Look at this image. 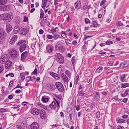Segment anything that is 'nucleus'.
<instances>
[{
  "label": "nucleus",
  "instance_id": "nucleus-1",
  "mask_svg": "<svg viewBox=\"0 0 129 129\" xmlns=\"http://www.w3.org/2000/svg\"><path fill=\"white\" fill-rule=\"evenodd\" d=\"M56 58L57 61L61 64H63L64 62V59L63 55L59 53L56 54Z\"/></svg>",
  "mask_w": 129,
  "mask_h": 129
},
{
  "label": "nucleus",
  "instance_id": "nucleus-2",
  "mask_svg": "<svg viewBox=\"0 0 129 129\" xmlns=\"http://www.w3.org/2000/svg\"><path fill=\"white\" fill-rule=\"evenodd\" d=\"M5 14L4 22H10L13 18V16L12 14H9L7 13H5Z\"/></svg>",
  "mask_w": 129,
  "mask_h": 129
},
{
  "label": "nucleus",
  "instance_id": "nucleus-3",
  "mask_svg": "<svg viewBox=\"0 0 129 129\" xmlns=\"http://www.w3.org/2000/svg\"><path fill=\"white\" fill-rule=\"evenodd\" d=\"M53 99L54 100L55 102L53 101L52 103H51L49 105V106L51 108H55L57 106L58 108L59 109L60 108L59 103L60 101H57L55 98H54Z\"/></svg>",
  "mask_w": 129,
  "mask_h": 129
},
{
  "label": "nucleus",
  "instance_id": "nucleus-4",
  "mask_svg": "<svg viewBox=\"0 0 129 129\" xmlns=\"http://www.w3.org/2000/svg\"><path fill=\"white\" fill-rule=\"evenodd\" d=\"M55 85L58 90L61 92H63L64 90V87L62 84L60 82H56Z\"/></svg>",
  "mask_w": 129,
  "mask_h": 129
},
{
  "label": "nucleus",
  "instance_id": "nucleus-5",
  "mask_svg": "<svg viewBox=\"0 0 129 129\" xmlns=\"http://www.w3.org/2000/svg\"><path fill=\"white\" fill-rule=\"evenodd\" d=\"M10 55L12 58H15L18 56V52L16 50H12L10 52Z\"/></svg>",
  "mask_w": 129,
  "mask_h": 129
},
{
  "label": "nucleus",
  "instance_id": "nucleus-6",
  "mask_svg": "<svg viewBox=\"0 0 129 129\" xmlns=\"http://www.w3.org/2000/svg\"><path fill=\"white\" fill-rule=\"evenodd\" d=\"M6 35V33L4 29H2L0 32V42H3L5 39Z\"/></svg>",
  "mask_w": 129,
  "mask_h": 129
},
{
  "label": "nucleus",
  "instance_id": "nucleus-7",
  "mask_svg": "<svg viewBox=\"0 0 129 129\" xmlns=\"http://www.w3.org/2000/svg\"><path fill=\"white\" fill-rule=\"evenodd\" d=\"M10 7L8 5H4L0 6V10L1 11H7L9 10Z\"/></svg>",
  "mask_w": 129,
  "mask_h": 129
},
{
  "label": "nucleus",
  "instance_id": "nucleus-8",
  "mask_svg": "<svg viewBox=\"0 0 129 129\" xmlns=\"http://www.w3.org/2000/svg\"><path fill=\"white\" fill-rule=\"evenodd\" d=\"M40 116L41 118L42 119H45L47 117L45 112L43 109L41 110L40 111Z\"/></svg>",
  "mask_w": 129,
  "mask_h": 129
},
{
  "label": "nucleus",
  "instance_id": "nucleus-9",
  "mask_svg": "<svg viewBox=\"0 0 129 129\" xmlns=\"http://www.w3.org/2000/svg\"><path fill=\"white\" fill-rule=\"evenodd\" d=\"M17 37L18 36L16 35L13 36L10 41V44H14L15 42L17 41Z\"/></svg>",
  "mask_w": 129,
  "mask_h": 129
},
{
  "label": "nucleus",
  "instance_id": "nucleus-10",
  "mask_svg": "<svg viewBox=\"0 0 129 129\" xmlns=\"http://www.w3.org/2000/svg\"><path fill=\"white\" fill-rule=\"evenodd\" d=\"M53 50L54 47L51 44L49 45L46 47V50L48 53L51 52Z\"/></svg>",
  "mask_w": 129,
  "mask_h": 129
},
{
  "label": "nucleus",
  "instance_id": "nucleus-11",
  "mask_svg": "<svg viewBox=\"0 0 129 129\" xmlns=\"http://www.w3.org/2000/svg\"><path fill=\"white\" fill-rule=\"evenodd\" d=\"M12 65V62L8 60L5 63V68L7 69H8L11 67Z\"/></svg>",
  "mask_w": 129,
  "mask_h": 129
},
{
  "label": "nucleus",
  "instance_id": "nucleus-12",
  "mask_svg": "<svg viewBox=\"0 0 129 129\" xmlns=\"http://www.w3.org/2000/svg\"><path fill=\"white\" fill-rule=\"evenodd\" d=\"M31 113L34 115H37L39 113V109L35 108H33L31 111Z\"/></svg>",
  "mask_w": 129,
  "mask_h": 129
},
{
  "label": "nucleus",
  "instance_id": "nucleus-13",
  "mask_svg": "<svg viewBox=\"0 0 129 129\" xmlns=\"http://www.w3.org/2000/svg\"><path fill=\"white\" fill-rule=\"evenodd\" d=\"M31 129H39V126L37 123L35 122H34L30 125Z\"/></svg>",
  "mask_w": 129,
  "mask_h": 129
},
{
  "label": "nucleus",
  "instance_id": "nucleus-14",
  "mask_svg": "<svg viewBox=\"0 0 129 129\" xmlns=\"http://www.w3.org/2000/svg\"><path fill=\"white\" fill-rule=\"evenodd\" d=\"M12 28L11 26L9 24H6V31L7 32H10L12 30Z\"/></svg>",
  "mask_w": 129,
  "mask_h": 129
},
{
  "label": "nucleus",
  "instance_id": "nucleus-15",
  "mask_svg": "<svg viewBox=\"0 0 129 129\" xmlns=\"http://www.w3.org/2000/svg\"><path fill=\"white\" fill-rule=\"evenodd\" d=\"M56 49V50H59L62 52H63L65 50V48L62 46H55Z\"/></svg>",
  "mask_w": 129,
  "mask_h": 129
},
{
  "label": "nucleus",
  "instance_id": "nucleus-16",
  "mask_svg": "<svg viewBox=\"0 0 129 129\" xmlns=\"http://www.w3.org/2000/svg\"><path fill=\"white\" fill-rule=\"evenodd\" d=\"M63 81L65 82V84H66L65 86L66 87V86L67 87H68V82L69 81V80L68 78L66 76H64V77H62Z\"/></svg>",
  "mask_w": 129,
  "mask_h": 129
},
{
  "label": "nucleus",
  "instance_id": "nucleus-17",
  "mask_svg": "<svg viewBox=\"0 0 129 129\" xmlns=\"http://www.w3.org/2000/svg\"><path fill=\"white\" fill-rule=\"evenodd\" d=\"M27 30L25 28H23L20 31V34L23 35H26L27 33Z\"/></svg>",
  "mask_w": 129,
  "mask_h": 129
},
{
  "label": "nucleus",
  "instance_id": "nucleus-18",
  "mask_svg": "<svg viewBox=\"0 0 129 129\" xmlns=\"http://www.w3.org/2000/svg\"><path fill=\"white\" fill-rule=\"evenodd\" d=\"M75 6L76 8L79 9L81 6L80 1H77L75 4Z\"/></svg>",
  "mask_w": 129,
  "mask_h": 129
},
{
  "label": "nucleus",
  "instance_id": "nucleus-19",
  "mask_svg": "<svg viewBox=\"0 0 129 129\" xmlns=\"http://www.w3.org/2000/svg\"><path fill=\"white\" fill-rule=\"evenodd\" d=\"M48 0H42V4L41 5L42 8L44 9L45 6L47 4V2Z\"/></svg>",
  "mask_w": 129,
  "mask_h": 129
},
{
  "label": "nucleus",
  "instance_id": "nucleus-20",
  "mask_svg": "<svg viewBox=\"0 0 129 129\" xmlns=\"http://www.w3.org/2000/svg\"><path fill=\"white\" fill-rule=\"evenodd\" d=\"M127 74H124L120 76V80L121 81L123 82H124L125 80L126 76L127 75Z\"/></svg>",
  "mask_w": 129,
  "mask_h": 129
},
{
  "label": "nucleus",
  "instance_id": "nucleus-21",
  "mask_svg": "<svg viewBox=\"0 0 129 129\" xmlns=\"http://www.w3.org/2000/svg\"><path fill=\"white\" fill-rule=\"evenodd\" d=\"M26 46V44H23L20 46L19 48L20 52H22L24 51L25 49Z\"/></svg>",
  "mask_w": 129,
  "mask_h": 129
},
{
  "label": "nucleus",
  "instance_id": "nucleus-22",
  "mask_svg": "<svg viewBox=\"0 0 129 129\" xmlns=\"http://www.w3.org/2000/svg\"><path fill=\"white\" fill-rule=\"evenodd\" d=\"M4 60H6V61L8 60L9 58V56L8 55L4 54L1 56Z\"/></svg>",
  "mask_w": 129,
  "mask_h": 129
},
{
  "label": "nucleus",
  "instance_id": "nucleus-23",
  "mask_svg": "<svg viewBox=\"0 0 129 129\" xmlns=\"http://www.w3.org/2000/svg\"><path fill=\"white\" fill-rule=\"evenodd\" d=\"M95 93H96V99L98 101H99L100 100V93L97 92H95Z\"/></svg>",
  "mask_w": 129,
  "mask_h": 129
},
{
  "label": "nucleus",
  "instance_id": "nucleus-24",
  "mask_svg": "<svg viewBox=\"0 0 129 129\" xmlns=\"http://www.w3.org/2000/svg\"><path fill=\"white\" fill-rule=\"evenodd\" d=\"M49 100L47 96H43L42 98V101L44 103L47 102Z\"/></svg>",
  "mask_w": 129,
  "mask_h": 129
},
{
  "label": "nucleus",
  "instance_id": "nucleus-25",
  "mask_svg": "<svg viewBox=\"0 0 129 129\" xmlns=\"http://www.w3.org/2000/svg\"><path fill=\"white\" fill-rule=\"evenodd\" d=\"M20 29L19 27L18 26H16L14 30V32L15 34H17L18 33Z\"/></svg>",
  "mask_w": 129,
  "mask_h": 129
},
{
  "label": "nucleus",
  "instance_id": "nucleus-26",
  "mask_svg": "<svg viewBox=\"0 0 129 129\" xmlns=\"http://www.w3.org/2000/svg\"><path fill=\"white\" fill-rule=\"evenodd\" d=\"M71 62L72 65L73 66H75V65L76 63V61L74 56H73L72 57L71 60Z\"/></svg>",
  "mask_w": 129,
  "mask_h": 129
},
{
  "label": "nucleus",
  "instance_id": "nucleus-27",
  "mask_svg": "<svg viewBox=\"0 0 129 129\" xmlns=\"http://www.w3.org/2000/svg\"><path fill=\"white\" fill-rule=\"evenodd\" d=\"M50 74L51 76L53 77H54L56 79H58L59 78V77H58L57 76L55 75V74L53 72H50Z\"/></svg>",
  "mask_w": 129,
  "mask_h": 129
},
{
  "label": "nucleus",
  "instance_id": "nucleus-28",
  "mask_svg": "<svg viewBox=\"0 0 129 129\" xmlns=\"http://www.w3.org/2000/svg\"><path fill=\"white\" fill-rule=\"evenodd\" d=\"M78 93L79 96L80 97H82L84 96V93H83L81 90H79L78 92Z\"/></svg>",
  "mask_w": 129,
  "mask_h": 129
},
{
  "label": "nucleus",
  "instance_id": "nucleus-29",
  "mask_svg": "<svg viewBox=\"0 0 129 129\" xmlns=\"http://www.w3.org/2000/svg\"><path fill=\"white\" fill-rule=\"evenodd\" d=\"M5 13L0 15V20H3L4 21V19H5Z\"/></svg>",
  "mask_w": 129,
  "mask_h": 129
},
{
  "label": "nucleus",
  "instance_id": "nucleus-30",
  "mask_svg": "<svg viewBox=\"0 0 129 129\" xmlns=\"http://www.w3.org/2000/svg\"><path fill=\"white\" fill-rule=\"evenodd\" d=\"M117 122L118 123H121L125 122V120L123 119H120L118 120H116Z\"/></svg>",
  "mask_w": 129,
  "mask_h": 129
},
{
  "label": "nucleus",
  "instance_id": "nucleus-31",
  "mask_svg": "<svg viewBox=\"0 0 129 129\" xmlns=\"http://www.w3.org/2000/svg\"><path fill=\"white\" fill-rule=\"evenodd\" d=\"M50 87V90L54 91L55 89V87L54 85L52 84L49 86Z\"/></svg>",
  "mask_w": 129,
  "mask_h": 129
},
{
  "label": "nucleus",
  "instance_id": "nucleus-32",
  "mask_svg": "<svg viewBox=\"0 0 129 129\" xmlns=\"http://www.w3.org/2000/svg\"><path fill=\"white\" fill-rule=\"evenodd\" d=\"M65 73L68 77L69 78L71 77V74L69 71L68 70H66L65 72Z\"/></svg>",
  "mask_w": 129,
  "mask_h": 129
},
{
  "label": "nucleus",
  "instance_id": "nucleus-33",
  "mask_svg": "<svg viewBox=\"0 0 129 129\" xmlns=\"http://www.w3.org/2000/svg\"><path fill=\"white\" fill-rule=\"evenodd\" d=\"M7 2V0H0V5H4Z\"/></svg>",
  "mask_w": 129,
  "mask_h": 129
},
{
  "label": "nucleus",
  "instance_id": "nucleus-34",
  "mask_svg": "<svg viewBox=\"0 0 129 129\" xmlns=\"http://www.w3.org/2000/svg\"><path fill=\"white\" fill-rule=\"evenodd\" d=\"M7 61L6 60L4 59L1 57L0 58V63L1 64L5 63Z\"/></svg>",
  "mask_w": 129,
  "mask_h": 129
},
{
  "label": "nucleus",
  "instance_id": "nucleus-35",
  "mask_svg": "<svg viewBox=\"0 0 129 129\" xmlns=\"http://www.w3.org/2000/svg\"><path fill=\"white\" fill-rule=\"evenodd\" d=\"M79 76L78 74H77L76 76V81H75L74 83L76 85L78 84V81H79Z\"/></svg>",
  "mask_w": 129,
  "mask_h": 129
},
{
  "label": "nucleus",
  "instance_id": "nucleus-36",
  "mask_svg": "<svg viewBox=\"0 0 129 129\" xmlns=\"http://www.w3.org/2000/svg\"><path fill=\"white\" fill-rule=\"evenodd\" d=\"M92 25H93V26L94 27H96L98 25L97 22L95 21H93L92 23Z\"/></svg>",
  "mask_w": 129,
  "mask_h": 129
},
{
  "label": "nucleus",
  "instance_id": "nucleus-37",
  "mask_svg": "<svg viewBox=\"0 0 129 129\" xmlns=\"http://www.w3.org/2000/svg\"><path fill=\"white\" fill-rule=\"evenodd\" d=\"M21 124L22 125L24 126V127H27L28 125L25 121L22 122Z\"/></svg>",
  "mask_w": 129,
  "mask_h": 129
},
{
  "label": "nucleus",
  "instance_id": "nucleus-38",
  "mask_svg": "<svg viewBox=\"0 0 129 129\" xmlns=\"http://www.w3.org/2000/svg\"><path fill=\"white\" fill-rule=\"evenodd\" d=\"M26 42V41L24 40H20L19 42L17 44L18 45H20V44H22L23 43H25Z\"/></svg>",
  "mask_w": 129,
  "mask_h": 129
},
{
  "label": "nucleus",
  "instance_id": "nucleus-39",
  "mask_svg": "<svg viewBox=\"0 0 129 129\" xmlns=\"http://www.w3.org/2000/svg\"><path fill=\"white\" fill-rule=\"evenodd\" d=\"M127 66L126 63L123 62L121 63L120 66L122 68H125Z\"/></svg>",
  "mask_w": 129,
  "mask_h": 129
},
{
  "label": "nucleus",
  "instance_id": "nucleus-40",
  "mask_svg": "<svg viewBox=\"0 0 129 129\" xmlns=\"http://www.w3.org/2000/svg\"><path fill=\"white\" fill-rule=\"evenodd\" d=\"M84 35L85 37L84 38V40H86L88 38L92 37L94 36L93 35L88 36V35H87L85 34H84Z\"/></svg>",
  "mask_w": 129,
  "mask_h": 129
},
{
  "label": "nucleus",
  "instance_id": "nucleus-41",
  "mask_svg": "<svg viewBox=\"0 0 129 129\" xmlns=\"http://www.w3.org/2000/svg\"><path fill=\"white\" fill-rule=\"evenodd\" d=\"M85 23L86 24L90 23V20L87 18H85Z\"/></svg>",
  "mask_w": 129,
  "mask_h": 129
},
{
  "label": "nucleus",
  "instance_id": "nucleus-42",
  "mask_svg": "<svg viewBox=\"0 0 129 129\" xmlns=\"http://www.w3.org/2000/svg\"><path fill=\"white\" fill-rule=\"evenodd\" d=\"M37 70L36 68H35L34 70L32 72L31 74L36 75L37 74Z\"/></svg>",
  "mask_w": 129,
  "mask_h": 129
},
{
  "label": "nucleus",
  "instance_id": "nucleus-43",
  "mask_svg": "<svg viewBox=\"0 0 129 129\" xmlns=\"http://www.w3.org/2000/svg\"><path fill=\"white\" fill-rule=\"evenodd\" d=\"M53 38L55 40H56L59 38L60 36L56 34L54 35L53 37Z\"/></svg>",
  "mask_w": 129,
  "mask_h": 129
},
{
  "label": "nucleus",
  "instance_id": "nucleus-44",
  "mask_svg": "<svg viewBox=\"0 0 129 129\" xmlns=\"http://www.w3.org/2000/svg\"><path fill=\"white\" fill-rule=\"evenodd\" d=\"M17 129H25L23 127L19 125L17 126Z\"/></svg>",
  "mask_w": 129,
  "mask_h": 129
},
{
  "label": "nucleus",
  "instance_id": "nucleus-45",
  "mask_svg": "<svg viewBox=\"0 0 129 129\" xmlns=\"http://www.w3.org/2000/svg\"><path fill=\"white\" fill-rule=\"evenodd\" d=\"M28 21V19L27 17L24 16V17L23 21L24 22H26Z\"/></svg>",
  "mask_w": 129,
  "mask_h": 129
},
{
  "label": "nucleus",
  "instance_id": "nucleus-46",
  "mask_svg": "<svg viewBox=\"0 0 129 129\" xmlns=\"http://www.w3.org/2000/svg\"><path fill=\"white\" fill-rule=\"evenodd\" d=\"M100 115V112L99 111H98L96 113V116L97 118H99Z\"/></svg>",
  "mask_w": 129,
  "mask_h": 129
},
{
  "label": "nucleus",
  "instance_id": "nucleus-47",
  "mask_svg": "<svg viewBox=\"0 0 129 129\" xmlns=\"http://www.w3.org/2000/svg\"><path fill=\"white\" fill-rule=\"evenodd\" d=\"M123 25V24L121 21H119L117 24V25L118 26H122Z\"/></svg>",
  "mask_w": 129,
  "mask_h": 129
},
{
  "label": "nucleus",
  "instance_id": "nucleus-48",
  "mask_svg": "<svg viewBox=\"0 0 129 129\" xmlns=\"http://www.w3.org/2000/svg\"><path fill=\"white\" fill-rule=\"evenodd\" d=\"M121 88L123 89L126 88V85L125 83H121Z\"/></svg>",
  "mask_w": 129,
  "mask_h": 129
},
{
  "label": "nucleus",
  "instance_id": "nucleus-49",
  "mask_svg": "<svg viewBox=\"0 0 129 129\" xmlns=\"http://www.w3.org/2000/svg\"><path fill=\"white\" fill-rule=\"evenodd\" d=\"M113 43V42L111 41H107L106 43V45H109L112 44Z\"/></svg>",
  "mask_w": 129,
  "mask_h": 129
},
{
  "label": "nucleus",
  "instance_id": "nucleus-50",
  "mask_svg": "<svg viewBox=\"0 0 129 129\" xmlns=\"http://www.w3.org/2000/svg\"><path fill=\"white\" fill-rule=\"evenodd\" d=\"M30 77L28 76L26 77V80L27 82H28L30 81Z\"/></svg>",
  "mask_w": 129,
  "mask_h": 129
},
{
  "label": "nucleus",
  "instance_id": "nucleus-51",
  "mask_svg": "<svg viewBox=\"0 0 129 129\" xmlns=\"http://www.w3.org/2000/svg\"><path fill=\"white\" fill-rule=\"evenodd\" d=\"M47 38L49 39H52L53 38V36L52 35H48L47 36Z\"/></svg>",
  "mask_w": 129,
  "mask_h": 129
},
{
  "label": "nucleus",
  "instance_id": "nucleus-52",
  "mask_svg": "<svg viewBox=\"0 0 129 129\" xmlns=\"http://www.w3.org/2000/svg\"><path fill=\"white\" fill-rule=\"evenodd\" d=\"M113 63V61H111L107 63V65L108 66H112Z\"/></svg>",
  "mask_w": 129,
  "mask_h": 129
},
{
  "label": "nucleus",
  "instance_id": "nucleus-53",
  "mask_svg": "<svg viewBox=\"0 0 129 129\" xmlns=\"http://www.w3.org/2000/svg\"><path fill=\"white\" fill-rule=\"evenodd\" d=\"M26 57L25 56L21 54V59L23 61L25 58Z\"/></svg>",
  "mask_w": 129,
  "mask_h": 129
},
{
  "label": "nucleus",
  "instance_id": "nucleus-54",
  "mask_svg": "<svg viewBox=\"0 0 129 129\" xmlns=\"http://www.w3.org/2000/svg\"><path fill=\"white\" fill-rule=\"evenodd\" d=\"M4 70L3 66L2 65H0V73H1Z\"/></svg>",
  "mask_w": 129,
  "mask_h": 129
},
{
  "label": "nucleus",
  "instance_id": "nucleus-55",
  "mask_svg": "<svg viewBox=\"0 0 129 129\" xmlns=\"http://www.w3.org/2000/svg\"><path fill=\"white\" fill-rule=\"evenodd\" d=\"M106 1V0H103L100 4V6H102L105 2Z\"/></svg>",
  "mask_w": 129,
  "mask_h": 129
},
{
  "label": "nucleus",
  "instance_id": "nucleus-56",
  "mask_svg": "<svg viewBox=\"0 0 129 129\" xmlns=\"http://www.w3.org/2000/svg\"><path fill=\"white\" fill-rule=\"evenodd\" d=\"M27 51H26L23 53L21 54L24 55L26 57L27 55Z\"/></svg>",
  "mask_w": 129,
  "mask_h": 129
},
{
  "label": "nucleus",
  "instance_id": "nucleus-57",
  "mask_svg": "<svg viewBox=\"0 0 129 129\" xmlns=\"http://www.w3.org/2000/svg\"><path fill=\"white\" fill-rule=\"evenodd\" d=\"M44 14V13L41 12L40 14V17L41 19H42L43 17V16Z\"/></svg>",
  "mask_w": 129,
  "mask_h": 129
},
{
  "label": "nucleus",
  "instance_id": "nucleus-58",
  "mask_svg": "<svg viewBox=\"0 0 129 129\" xmlns=\"http://www.w3.org/2000/svg\"><path fill=\"white\" fill-rule=\"evenodd\" d=\"M128 115H124L122 116V118L123 119H126L128 118Z\"/></svg>",
  "mask_w": 129,
  "mask_h": 129
},
{
  "label": "nucleus",
  "instance_id": "nucleus-59",
  "mask_svg": "<svg viewBox=\"0 0 129 129\" xmlns=\"http://www.w3.org/2000/svg\"><path fill=\"white\" fill-rule=\"evenodd\" d=\"M128 100L127 98H125L122 100V101L124 103H126L127 102Z\"/></svg>",
  "mask_w": 129,
  "mask_h": 129
},
{
  "label": "nucleus",
  "instance_id": "nucleus-60",
  "mask_svg": "<svg viewBox=\"0 0 129 129\" xmlns=\"http://www.w3.org/2000/svg\"><path fill=\"white\" fill-rule=\"evenodd\" d=\"M28 103L26 102H24L22 103V105L24 106H26Z\"/></svg>",
  "mask_w": 129,
  "mask_h": 129
},
{
  "label": "nucleus",
  "instance_id": "nucleus-61",
  "mask_svg": "<svg viewBox=\"0 0 129 129\" xmlns=\"http://www.w3.org/2000/svg\"><path fill=\"white\" fill-rule=\"evenodd\" d=\"M6 111L5 109L3 108H2L0 109V112L1 113H3Z\"/></svg>",
  "mask_w": 129,
  "mask_h": 129
},
{
  "label": "nucleus",
  "instance_id": "nucleus-62",
  "mask_svg": "<svg viewBox=\"0 0 129 129\" xmlns=\"http://www.w3.org/2000/svg\"><path fill=\"white\" fill-rule=\"evenodd\" d=\"M129 92V89L126 90L124 93V94L127 96L128 95V92Z\"/></svg>",
  "mask_w": 129,
  "mask_h": 129
},
{
  "label": "nucleus",
  "instance_id": "nucleus-63",
  "mask_svg": "<svg viewBox=\"0 0 129 129\" xmlns=\"http://www.w3.org/2000/svg\"><path fill=\"white\" fill-rule=\"evenodd\" d=\"M101 93L103 95L105 96H106L107 94V92L105 91H103Z\"/></svg>",
  "mask_w": 129,
  "mask_h": 129
},
{
  "label": "nucleus",
  "instance_id": "nucleus-64",
  "mask_svg": "<svg viewBox=\"0 0 129 129\" xmlns=\"http://www.w3.org/2000/svg\"><path fill=\"white\" fill-rule=\"evenodd\" d=\"M124 129V127L123 126H118L117 129Z\"/></svg>",
  "mask_w": 129,
  "mask_h": 129
}]
</instances>
